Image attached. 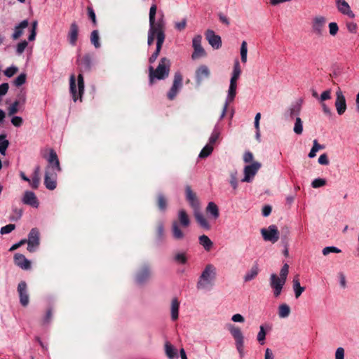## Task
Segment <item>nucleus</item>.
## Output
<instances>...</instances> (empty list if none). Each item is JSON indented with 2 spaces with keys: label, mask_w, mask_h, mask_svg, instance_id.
<instances>
[{
  "label": "nucleus",
  "mask_w": 359,
  "mask_h": 359,
  "mask_svg": "<svg viewBox=\"0 0 359 359\" xmlns=\"http://www.w3.org/2000/svg\"><path fill=\"white\" fill-rule=\"evenodd\" d=\"M76 62L80 72L77 79L79 89L78 93L76 91L75 76L72 74L69 78V90L74 102H76L79 99L81 100L82 95L84 93V79L82 74L83 72L89 71L91 69L92 58L89 54H86L83 57L79 55Z\"/></svg>",
  "instance_id": "f257e3e1"
},
{
  "label": "nucleus",
  "mask_w": 359,
  "mask_h": 359,
  "mask_svg": "<svg viewBox=\"0 0 359 359\" xmlns=\"http://www.w3.org/2000/svg\"><path fill=\"white\" fill-rule=\"evenodd\" d=\"M191 224V219L184 209L179 210L177 219L173 220L171 224V233L175 240L180 241L184 238L185 233L183 229H188Z\"/></svg>",
  "instance_id": "f03ea898"
},
{
  "label": "nucleus",
  "mask_w": 359,
  "mask_h": 359,
  "mask_svg": "<svg viewBox=\"0 0 359 359\" xmlns=\"http://www.w3.org/2000/svg\"><path fill=\"white\" fill-rule=\"evenodd\" d=\"M241 74V69L239 62L236 60L233 65L232 76L230 79V84L228 90V94L225 102L230 104L232 102L236 95L237 81Z\"/></svg>",
  "instance_id": "7ed1b4c3"
},
{
  "label": "nucleus",
  "mask_w": 359,
  "mask_h": 359,
  "mask_svg": "<svg viewBox=\"0 0 359 359\" xmlns=\"http://www.w3.org/2000/svg\"><path fill=\"white\" fill-rule=\"evenodd\" d=\"M216 276V268L212 264H208L202 272L197 283V287L205 288L208 284H211Z\"/></svg>",
  "instance_id": "20e7f679"
},
{
  "label": "nucleus",
  "mask_w": 359,
  "mask_h": 359,
  "mask_svg": "<svg viewBox=\"0 0 359 359\" xmlns=\"http://www.w3.org/2000/svg\"><path fill=\"white\" fill-rule=\"evenodd\" d=\"M229 330L233 339H235V344L240 357L242 358L244 356V337L240 328L233 325H231Z\"/></svg>",
  "instance_id": "39448f33"
},
{
  "label": "nucleus",
  "mask_w": 359,
  "mask_h": 359,
  "mask_svg": "<svg viewBox=\"0 0 359 359\" xmlns=\"http://www.w3.org/2000/svg\"><path fill=\"white\" fill-rule=\"evenodd\" d=\"M156 13V6L153 4L149 11V30L148 32V45H151L154 39L157 37V25L155 23V16Z\"/></svg>",
  "instance_id": "423d86ee"
},
{
  "label": "nucleus",
  "mask_w": 359,
  "mask_h": 359,
  "mask_svg": "<svg viewBox=\"0 0 359 359\" xmlns=\"http://www.w3.org/2000/svg\"><path fill=\"white\" fill-rule=\"evenodd\" d=\"M326 22L325 17L323 15L315 16L311 21L312 32L317 36H323Z\"/></svg>",
  "instance_id": "0eeeda50"
},
{
  "label": "nucleus",
  "mask_w": 359,
  "mask_h": 359,
  "mask_svg": "<svg viewBox=\"0 0 359 359\" xmlns=\"http://www.w3.org/2000/svg\"><path fill=\"white\" fill-rule=\"evenodd\" d=\"M261 233L264 241L272 243L277 242L279 239V231L274 224L270 225L267 229H262Z\"/></svg>",
  "instance_id": "6e6552de"
},
{
  "label": "nucleus",
  "mask_w": 359,
  "mask_h": 359,
  "mask_svg": "<svg viewBox=\"0 0 359 359\" xmlns=\"http://www.w3.org/2000/svg\"><path fill=\"white\" fill-rule=\"evenodd\" d=\"M60 171L53 170L51 168H46L44 184L48 189L54 190L56 188L57 172Z\"/></svg>",
  "instance_id": "1a4fd4ad"
},
{
  "label": "nucleus",
  "mask_w": 359,
  "mask_h": 359,
  "mask_svg": "<svg viewBox=\"0 0 359 359\" xmlns=\"http://www.w3.org/2000/svg\"><path fill=\"white\" fill-rule=\"evenodd\" d=\"M182 86V76L180 73L175 74L172 85L168 92L167 97L169 100H172L175 98L177 93Z\"/></svg>",
  "instance_id": "9d476101"
},
{
  "label": "nucleus",
  "mask_w": 359,
  "mask_h": 359,
  "mask_svg": "<svg viewBox=\"0 0 359 359\" xmlns=\"http://www.w3.org/2000/svg\"><path fill=\"white\" fill-rule=\"evenodd\" d=\"M285 283L283 279L280 278L276 273H272L270 276L269 284L273 289V295L278 297L280 295L283 287Z\"/></svg>",
  "instance_id": "9b49d317"
},
{
  "label": "nucleus",
  "mask_w": 359,
  "mask_h": 359,
  "mask_svg": "<svg viewBox=\"0 0 359 359\" xmlns=\"http://www.w3.org/2000/svg\"><path fill=\"white\" fill-rule=\"evenodd\" d=\"M260 168L261 163L259 162H253L252 164L246 165L244 168V177L241 181L245 182H251Z\"/></svg>",
  "instance_id": "f8f14e48"
},
{
  "label": "nucleus",
  "mask_w": 359,
  "mask_h": 359,
  "mask_svg": "<svg viewBox=\"0 0 359 359\" xmlns=\"http://www.w3.org/2000/svg\"><path fill=\"white\" fill-rule=\"evenodd\" d=\"M27 250L29 252H34L39 245V232L37 229H32L27 240Z\"/></svg>",
  "instance_id": "ddd939ff"
},
{
  "label": "nucleus",
  "mask_w": 359,
  "mask_h": 359,
  "mask_svg": "<svg viewBox=\"0 0 359 359\" xmlns=\"http://www.w3.org/2000/svg\"><path fill=\"white\" fill-rule=\"evenodd\" d=\"M337 11L342 15L348 16L349 18L353 19L355 15L352 11L351 6L345 0H335Z\"/></svg>",
  "instance_id": "4468645a"
},
{
  "label": "nucleus",
  "mask_w": 359,
  "mask_h": 359,
  "mask_svg": "<svg viewBox=\"0 0 359 359\" xmlns=\"http://www.w3.org/2000/svg\"><path fill=\"white\" fill-rule=\"evenodd\" d=\"M170 61L166 57L161 59L158 63V80L165 79L167 78L170 73Z\"/></svg>",
  "instance_id": "2eb2a0df"
},
{
  "label": "nucleus",
  "mask_w": 359,
  "mask_h": 359,
  "mask_svg": "<svg viewBox=\"0 0 359 359\" xmlns=\"http://www.w3.org/2000/svg\"><path fill=\"white\" fill-rule=\"evenodd\" d=\"M201 41L202 36L201 35H196L193 39L192 44L194 49V51L191 55L193 60L203 56L205 53L203 48L201 46Z\"/></svg>",
  "instance_id": "dca6fc26"
},
{
  "label": "nucleus",
  "mask_w": 359,
  "mask_h": 359,
  "mask_svg": "<svg viewBox=\"0 0 359 359\" xmlns=\"http://www.w3.org/2000/svg\"><path fill=\"white\" fill-rule=\"evenodd\" d=\"M335 107L339 115H342L346 110V99L339 88L336 92Z\"/></svg>",
  "instance_id": "f3484780"
},
{
  "label": "nucleus",
  "mask_w": 359,
  "mask_h": 359,
  "mask_svg": "<svg viewBox=\"0 0 359 359\" xmlns=\"http://www.w3.org/2000/svg\"><path fill=\"white\" fill-rule=\"evenodd\" d=\"M18 292L21 305L27 306L29 304V294L27 292V285L25 281H21L19 283L18 285Z\"/></svg>",
  "instance_id": "a211bd4d"
},
{
  "label": "nucleus",
  "mask_w": 359,
  "mask_h": 359,
  "mask_svg": "<svg viewBox=\"0 0 359 359\" xmlns=\"http://www.w3.org/2000/svg\"><path fill=\"white\" fill-rule=\"evenodd\" d=\"M205 36L210 45L215 49H219L222 46L221 37L215 34V32L208 29L205 32Z\"/></svg>",
  "instance_id": "6ab92c4d"
},
{
  "label": "nucleus",
  "mask_w": 359,
  "mask_h": 359,
  "mask_svg": "<svg viewBox=\"0 0 359 359\" xmlns=\"http://www.w3.org/2000/svg\"><path fill=\"white\" fill-rule=\"evenodd\" d=\"M186 198L188 201L189 205L194 209V211L199 210V201L194 191L191 190L190 186H187L185 188Z\"/></svg>",
  "instance_id": "aec40b11"
},
{
  "label": "nucleus",
  "mask_w": 359,
  "mask_h": 359,
  "mask_svg": "<svg viewBox=\"0 0 359 359\" xmlns=\"http://www.w3.org/2000/svg\"><path fill=\"white\" fill-rule=\"evenodd\" d=\"M22 201L25 205H29L33 208H38L39 205V201L35 194L31 191H26L24 193Z\"/></svg>",
  "instance_id": "412c9836"
},
{
  "label": "nucleus",
  "mask_w": 359,
  "mask_h": 359,
  "mask_svg": "<svg viewBox=\"0 0 359 359\" xmlns=\"http://www.w3.org/2000/svg\"><path fill=\"white\" fill-rule=\"evenodd\" d=\"M79 28L76 22H72L70 25L69 30L67 34V38L69 43L72 46H75L78 40Z\"/></svg>",
  "instance_id": "4be33fe9"
},
{
  "label": "nucleus",
  "mask_w": 359,
  "mask_h": 359,
  "mask_svg": "<svg viewBox=\"0 0 359 359\" xmlns=\"http://www.w3.org/2000/svg\"><path fill=\"white\" fill-rule=\"evenodd\" d=\"M14 263L18 267L23 270H29L31 269V262L22 254L16 253L14 255Z\"/></svg>",
  "instance_id": "5701e85b"
},
{
  "label": "nucleus",
  "mask_w": 359,
  "mask_h": 359,
  "mask_svg": "<svg viewBox=\"0 0 359 359\" xmlns=\"http://www.w3.org/2000/svg\"><path fill=\"white\" fill-rule=\"evenodd\" d=\"M210 72L206 65L199 66L196 71V81L200 85L204 79L210 76Z\"/></svg>",
  "instance_id": "b1692460"
},
{
  "label": "nucleus",
  "mask_w": 359,
  "mask_h": 359,
  "mask_svg": "<svg viewBox=\"0 0 359 359\" xmlns=\"http://www.w3.org/2000/svg\"><path fill=\"white\" fill-rule=\"evenodd\" d=\"M47 161L48 165H47L46 168H51L53 170H61L57 155L53 149L50 151V154L47 158Z\"/></svg>",
  "instance_id": "393cba45"
},
{
  "label": "nucleus",
  "mask_w": 359,
  "mask_h": 359,
  "mask_svg": "<svg viewBox=\"0 0 359 359\" xmlns=\"http://www.w3.org/2000/svg\"><path fill=\"white\" fill-rule=\"evenodd\" d=\"M29 25V22L27 20H24L20 22L18 25H16L14 28V32L12 34V39L13 40H17L19 39L23 34V30L27 28Z\"/></svg>",
  "instance_id": "a878e982"
},
{
  "label": "nucleus",
  "mask_w": 359,
  "mask_h": 359,
  "mask_svg": "<svg viewBox=\"0 0 359 359\" xmlns=\"http://www.w3.org/2000/svg\"><path fill=\"white\" fill-rule=\"evenodd\" d=\"M194 216L196 218V222L200 225L201 227L205 230L210 229V224L208 222V219L205 218V217L201 213L199 210L194 211Z\"/></svg>",
  "instance_id": "bb28decb"
},
{
  "label": "nucleus",
  "mask_w": 359,
  "mask_h": 359,
  "mask_svg": "<svg viewBox=\"0 0 359 359\" xmlns=\"http://www.w3.org/2000/svg\"><path fill=\"white\" fill-rule=\"evenodd\" d=\"M40 167L39 165L36 166L34 170L32 179H30L31 182H29V185L34 189H37L40 184Z\"/></svg>",
  "instance_id": "cd10ccee"
},
{
  "label": "nucleus",
  "mask_w": 359,
  "mask_h": 359,
  "mask_svg": "<svg viewBox=\"0 0 359 359\" xmlns=\"http://www.w3.org/2000/svg\"><path fill=\"white\" fill-rule=\"evenodd\" d=\"M180 302L177 298H173L171 302L170 313L171 319L175 321L178 319L179 316Z\"/></svg>",
  "instance_id": "c85d7f7f"
},
{
  "label": "nucleus",
  "mask_w": 359,
  "mask_h": 359,
  "mask_svg": "<svg viewBox=\"0 0 359 359\" xmlns=\"http://www.w3.org/2000/svg\"><path fill=\"white\" fill-rule=\"evenodd\" d=\"M150 276V270L147 266H144L137 273L136 281L141 284L145 282Z\"/></svg>",
  "instance_id": "c756f323"
},
{
  "label": "nucleus",
  "mask_w": 359,
  "mask_h": 359,
  "mask_svg": "<svg viewBox=\"0 0 359 359\" xmlns=\"http://www.w3.org/2000/svg\"><path fill=\"white\" fill-rule=\"evenodd\" d=\"M302 110V100L292 104L288 109L289 116L291 118L299 116Z\"/></svg>",
  "instance_id": "7c9ffc66"
},
{
  "label": "nucleus",
  "mask_w": 359,
  "mask_h": 359,
  "mask_svg": "<svg viewBox=\"0 0 359 359\" xmlns=\"http://www.w3.org/2000/svg\"><path fill=\"white\" fill-rule=\"evenodd\" d=\"M165 352L169 359L178 358L177 349L169 341L165 343Z\"/></svg>",
  "instance_id": "2f4dec72"
},
{
  "label": "nucleus",
  "mask_w": 359,
  "mask_h": 359,
  "mask_svg": "<svg viewBox=\"0 0 359 359\" xmlns=\"http://www.w3.org/2000/svg\"><path fill=\"white\" fill-rule=\"evenodd\" d=\"M206 212L210 215L214 219L219 217V212L217 205L214 202H210L206 208Z\"/></svg>",
  "instance_id": "473e14b6"
},
{
  "label": "nucleus",
  "mask_w": 359,
  "mask_h": 359,
  "mask_svg": "<svg viewBox=\"0 0 359 359\" xmlns=\"http://www.w3.org/2000/svg\"><path fill=\"white\" fill-rule=\"evenodd\" d=\"M258 273H259L258 264L257 263H255L252 266L250 270L248 272H247L246 274L245 275V276L243 278L244 281L245 282L250 281L251 280L254 279L257 276Z\"/></svg>",
  "instance_id": "72a5a7b5"
},
{
  "label": "nucleus",
  "mask_w": 359,
  "mask_h": 359,
  "mask_svg": "<svg viewBox=\"0 0 359 359\" xmlns=\"http://www.w3.org/2000/svg\"><path fill=\"white\" fill-rule=\"evenodd\" d=\"M292 283H293V290L294 292L295 297L298 298L299 297H300V295L304 291L305 287H302L300 285L299 279L297 276L293 278Z\"/></svg>",
  "instance_id": "f704fd0d"
},
{
  "label": "nucleus",
  "mask_w": 359,
  "mask_h": 359,
  "mask_svg": "<svg viewBox=\"0 0 359 359\" xmlns=\"http://www.w3.org/2000/svg\"><path fill=\"white\" fill-rule=\"evenodd\" d=\"M198 241L206 251H210L213 245L212 241L206 235L199 236Z\"/></svg>",
  "instance_id": "c9c22d12"
},
{
  "label": "nucleus",
  "mask_w": 359,
  "mask_h": 359,
  "mask_svg": "<svg viewBox=\"0 0 359 359\" xmlns=\"http://www.w3.org/2000/svg\"><path fill=\"white\" fill-rule=\"evenodd\" d=\"M290 309L286 304H282L278 307V316L280 318H284L290 315Z\"/></svg>",
  "instance_id": "e433bc0d"
},
{
  "label": "nucleus",
  "mask_w": 359,
  "mask_h": 359,
  "mask_svg": "<svg viewBox=\"0 0 359 359\" xmlns=\"http://www.w3.org/2000/svg\"><path fill=\"white\" fill-rule=\"evenodd\" d=\"M220 135V129L218 127V126H215L212 133L209 138V142L208 144H210V145H212L217 142L219 137Z\"/></svg>",
  "instance_id": "4c0bfd02"
},
{
  "label": "nucleus",
  "mask_w": 359,
  "mask_h": 359,
  "mask_svg": "<svg viewBox=\"0 0 359 359\" xmlns=\"http://www.w3.org/2000/svg\"><path fill=\"white\" fill-rule=\"evenodd\" d=\"M213 151V146L210 145V144H207L201 151L199 154V158H206L211 154Z\"/></svg>",
  "instance_id": "58836bf2"
},
{
  "label": "nucleus",
  "mask_w": 359,
  "mask_h": 359,
  "mask_svg": "<svg viewBox=\"0 0 359 359\" xmlns=\"http://www.w3.org/2000/svg\"><path fill=\"white\" fill-rule=\"evenodd\" d=\"M293 130L297 135H301L303 132V122L299 116H297L295 118Z\"/></svg>",
  "instance_id": "ea45409f"
},
{
  "label": "nucleus",
  "mask_w": 359,
  "mask_h": 359,
  "mask_svg": "<svg viewBox=\"0 0 359 359\" xmlns=\"http://www.w3.org/2000/svg\"><path fill=\"white\" fill-rule=\"evenodd\" d=\"M90 41L95 48H98L100 47V36L97 30H93L91 32Z\"/></svg>",
  "instance_id": "a19ab883"
},
{
  "label": "nucleus",
  "mask_w": 359,
  "mask_h": 359,
  "mask_svg": "<svg viewBox=\"0 0 359 359\" xmlns=\"http://www.w3.org/2000/svg\"><path fill=\"white\" fill-rule=\"evenodd\" d=\"M174 261L180 264H185L187 262L186 252H177L174 256Z\"/></svg>",
  "instance_id": "79ce46f5"
},
{
  "label": "nucleus",
  "mask_w": 359,
  "mask_h": 359,
  "mask_svg": "<svg viewBox=\"0 0 359 359\" xmlns=\"http://www.w3.org/2000/svg\"><path fill=\"white\" fill-rule=\"evenodd\" d=\"M324 149V146L323 145H320L318 144V141L316 140H313V147L310 151V152L309 153V155L308 156L311 158H313L316 156V152L319 150V149Z\"/></svg>",
  "instance_id": "37998d69"
},
{
  "label": "nucleus",
  "mask_w": 359,
  "mask_h": 359,
  "mask_svg": "<svg viewBox=\"0 0 359 359\" xmlns=\"http://www.w3.org/2000/svg\"><path fill=\"white\" fill-rule=\"evenodd\" d=\"M241 57L243 63H245L247 62V54H248V44L245 41H243L241 43Z\"/></svg>",
  "instance_id": "c03bdc74"
},
{
  "label": "nucleus",
  "mask_w": 359,
  "mask_h": 359,
  "mask_svg": "<svg viewBox=\"0 0 359 359\" xmlns=\"http://www.w3.org/2000/svg\"><path fill=\"white\" fill-rule=\"evenodd\" d=\"M28 43L27 41L23 40L18 43L15 48V52L18 55H20L23 53L25 48L27 47Z\"/></svg>",
  "instance_id": "a18cd8bd"
},
{
  "label": "nucleus",
  "mask_w": 359,
  "mask_h": 359,
  "mask_svg": "<svg viewBox=\"0 0 359 359\" xmlns=\"http://www.w3.org/2000/svg\"><path fill=\"white\" fill-rule=\"evenodd\" d=\"M149 84L152 85L155 79H157V69H154L152 65L149 67Z\"/></svg>",
  "instance_id": "49530a36"
},
{
  "label": "nucleus",
  "mask_w": 359,
  "mask_h": 359,
  "mask_svg": "<svg viewBox=\"0 0 359 359\" xmlns=\"http://www.w3.org/2000/svg\"><path fill=\"white\" fill-rule=\"evenodd\" d=\"M165 39V34L161 27V22L158 21V53L161 51L162 44Z\"/></svg>",
  "instance_id": "de8ad7c7"
},
{
  "label": "nucleus",
  "mask_w": 359,
  "mask_h": 359,
  "mask_svg": "<svg viewBox=\"0 0 359 359\" xmlns=\"http://www.w3.org/2000/svg\"><path fill=\"white\" fill-rule=\"evenodd\" d=\"M329 33L331 36H334L339 32V26L337 22H332L328 25Z\"/></svg>",
  "instance_id": "09e8293b"
},
{
  "label": "nucleus",
  "mask_w": 359,
  "mask_h": 359,
  "mask_svg": "<svg viewBox=\"0 0 359 359\" xmlns=\"http://www.w3.org/2000/svg\"><path fill=\"white\" fill-rule=\"evenodd\" d=\"M27 76L25 74H20L13 81L15 86L19 87L26 82Z\"/></svg>",
  "instance_id": "8fccbe9b"
},
{
  "label": "nucleus",
  "mask_w": 359,
  "mask_h": 359,
  "mask_svg": "<svg viewBox=\"0 0 359 359\" xmlns=\"http://www.w3.org/2000/svg\"><path fill=\"white\" fill-rule=\"evenodd\" d=\"M168 206V201L165 196L160 195L158 196V208L165 211Z\"/></svg>",
  "instance_id": "3c124183"
},
{
  "label": "nucleus",
  "mask_w": 359,
  "mask_h": 359,
  "mask_svg": "<svg viewBox=\"0 0 359 359\" xmlns=\"http://www.w3.org/2000/svg\"><path fill=\"white\" fill-rule=\"evenodd\" d=\"M339 252H341V250L334 246L325 247L323 250V254L324 255H327L330 253H339Z\"/></svg>",
  "instance_id": "603ef678"
},
{
  "label": "nucleus",
  "mask_w": 359,
  "mask_h": 359,
  "mask_svg": "<svg viewBox=\"0 0 359 359\" xmlns=\"http://www.w3.org/2000/svg\"><path fill=\"white\" fill-rule=\"evenodd\" d=\"M230 184L234 190L238 187L237 171H233L230 174Z\"/></svg>",
  "instance_id": "864d4df0"
},
{
  "label": "nucleus",
  "mask_w": 359,
  "mask_h": 359,
  "mask_svg": "<svg viewBox=\"0 0 359 359\" xmlns=\"http://www.w3.org/2000/svg\"><path fill=\"white\" fill-rule=\"evenodd\" d=\"M15 229V225L13 224H7L0 229L1 234H8Z\"/></svg>",
  "instance_id": "5fc2aeb1"
},
{
  "label": "nucleus",
  "mask_w": 359,
  "mask_h": 359,
  "mask_svg": "<svg viewBox=\"0 0 359 359\" xmlns=\"http://www.w3.org/2000/svg\"><path fill=\"white\" fill-rule=\"evenodd\" d=\"M18 71V68L15 66H11L6 68L4 71V74L7 77H12L14 74H15Z\"/></svg>",
  "instance_id": "6e6d98bb"
},
{
  "label": "nucleus",
  "mask_w": 359,
  "mask_h": 359,
  "mask_svg": "<svg viewBox=\"0 0 359 359\" xmlns=\"http://www.w3.org/2000/svg\"><path fill=\"white\" fill-rule=\"evenodd\" d=\"M20 101H15L8 108V115L12 116L18 111Z\"/></svg>",
  "instance_id": "4d7b16f0"
},
{
  "label": "nucleus",
  "mask_w": 359,
  "mask_h": 359,
  "mask_svg": "<svg viewBox=\"0 0 359 359\" xmlns=\"http://www.w3.org/2000/svg\"><path fill=\"white\" fill-rule=\"evenodd\" d=\"M289 271V266L287 264H285L280 271V278L283 279L285 282Z\"/></svg>",
  "instance_id": "13d9d810"
},
{
  "label": "nucleus",
  "mask_w": 359,
  "mask_h": 359,
  "mask_svg": "<svg viewBox=\"0 0 359 359\" xmlns=\"http://www.w3.org/2000/svg\"><path fill=\"white\" fill-rule=\"evenodd\" d=\"M36 27H37V21H34L32 22V27L30 31V34L29 35L28 40L29 41H32L35 39L36 36Z\"/></svg>",
  "instance_id": "bf43d9fd"
},
{
  "label": "nucleus",
  "mask_w": 359,
  "mask_h": 359,
  "mask_svg": "<svg viewBox=\"0 0 359 359\" xmlns=\"http://www.w3.org/2000/svg\"><path fill=\"white\" fill-rule=\"evenodd\" d=\"M87 11H88V15L89 18L92 20L93 25L97 26L96 15H95V13L94 11L93 8L90 6H88L87 8Z\"/></svg>",
  "instance_id": "052dcab7"
},
{
  "label": "nucleus",
  "mask_w": 359,
  "mask_h": 359,
  "mask_svg": "<svg viewBox=\"0 0 359 359\" xmlns=\"http://www.w3.org/2000/svg\"><path fill=\"white\" fill-rule=\"evenodd\" d=\"M326 181L322 178H316L311 182V186L313 188H319L324 185H325Z\"/></svg>",
  "instance_id": "680f3d73"
},
{
  "label": "nucleus",
  "mask_w": 359,
  "mask_h": 359,
  "mask_svg": "<svg viewBox=\"0 0 359 359\" xmlns=\"http://www.w3.org/2000/svg\"><path fill=\"white\" fill-rule=\"evenodd\" d=\"M266 337V332L263 325L260 326V330L257 334V340L261 344H264Z\"/></svg>",
  "instance_id": "e2e57ef3"
},
{
  "label": "nucleus",
  "mask_w": 359,
  "mask_h": 359,
  "mask_svg": "<svg viewBox=\"0 0 359 359\" xmlns=\"http://www.w3.org/2000/svg\"><path fill=\"white\" fill-rule=\"evenodd\" d=\"M9 142L6 138L2 139L1 142H0V153L2 155L6 154V151L8 147Z\"/></svg>",
  "instance_id": "0e129e2a"
},
{
  "label": "nucleus",
  "mask_w": 359,
  "mask_h": 359,
  "mask_svg": "<svg viewBox=\"0 0 359 359\" xmlns=\"http://www.w3.org/2000/svg\"><path fill=\"white\" fill-rule=\"evenodd\" d=\"M331 98V90L329 89V90H326L325 91H323L320 97H319V100L320 101V102H323L325 100H330Z\"/></svg>",
  "instance_id": "69168bd1"
},
{
  "label": "nucleus",
  "mask_w": 359,
  "mask_h": 359,
  "mask_svg": "<svg viewBox=\"0 0 359 359\" xmlns=\"http://www.w3.org/2000/svg\"><path fill=\"white\" fill-rule=\"evenodd\" d=\"M23 123V120L22 118V117L20 116H13L12 118H11V123L15 126V127H20L22 126Z\"/></svg>",
  "instance_id": "338daca9"
},
{
  "label": "nucleus",
  "mask_w": 359,
  "mask_h": 359,
  "mask_svg": "<svg viewBox=\"0 0 359 359\" xmlns=\"http://www.w3.org/2000/svg\"><path fill=\"white\" fill-rule=\"evenodd\" d=\"M346 25V28L349 32L353 33V34L356 33L357 29H358V26H357L356 23L353 22H347Z\"/></svg>",
  "instance_id": "774afa93"
}]
</instances>
